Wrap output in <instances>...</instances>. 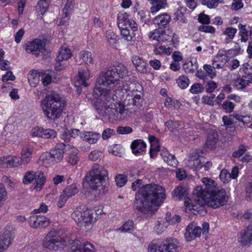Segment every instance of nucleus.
<instances>
[{
	"label": "nucleus",
	"mask_w": 252,
	"mask_h": 252,
	"mask_svg": "<svg viewBox=\"0 0 252 252\" xmlns=\"http://www.w3.org/2000/svg\"><path fill=\"white\" fill-rule=\"evenodd\" d=\"M160 155L163 159L170 166L176 167L178 164V161L174 155L170 154L167 149L163 148L161 150Z\"/></svg>",
	"instance_id": "412c9836"
},
{
	"label": "nucleus",
	"mask_w": 252,
	"mask_h": 252,
	"mask_svg": "<svg viewBox=\"0 0 252 252\" xmlns=\"http://www.w3.org/2000/svg\"><path fill=\"white\" fill-rule=\"evenodd\" d=\"M153 5L151 7L150 10L152 14H155L164 8L167 4V0H148Z\"/></svg>",
	"instance_id": "393cba45"
},
{
	"label": "nucleus",
	"mask_w": 252,
	"mask_h": 252,
	"mask_svg": "<svg viewBox=\"0 0 252 252\" xmlns=\"http://www.w3.org/2000/svg\"><path fill=\"white\" fill-rule=\"evenodd\" d=\"M167 227V222H164V221H158V223L156 225V229L158 234L163 232Z\"/></svg>",
	"instance_id": "e2e57ef3"
},
{
	"label": "nucleus",
	"mask_w": 252,
	"mask_h": 252,
	"mask_svg": "<svg viewBox=\"0 0 252 252\" xmlns=\"http://www.w3.org/2000/svg\"><path fill=\"white\" fill-rule=\"evenodd\" d=\"M250 81L246 79L245 77H239L233 82V86L238 90H243L249 85Z\"/></svg>",
	"instance_id": "473e14b6"
},
{
	"label": "nucleus",
	"mask_w": 252,
	"mask_h": 252,
	"mask_svg": "<svg viewBox=\"0 0 252 252\" xmlns=\"http://www.w3.org/2000/svg\"><path fill=\"white\" fill-rule=\"evenodd\" d=\"M203 70L205 71L207 76H208L211 79L216 77L217 74L215 67L212 66L209 64H204L203 67Z\"/></svg>",
	"instance_id": "a18cd8bd"
},
{
	"label": "nucleus",
	"mask_w": 252,
	"mask_h": 252,
	"mask_svg": "<svg viewBox=\"0 0 252 252\" xmlns=\"http://www.w3.org/2000/svg\"><path fill=\"white\" fill-rule=\"evenodd\" d=\"M38 163L43 164L45 167H50L54 165L56 162L50 152H45L40 156Z\"/></svg>",
	"instance_id": "4be33fe9"
},
{
	"label": "nucleus",
	"mask_w": 252,
	"mask_h": 252,
	"mask_svg": "<svg viewBox=\"0 0 252 252\" xmlns=\"http://www.w3.org/2000/svg\"><path fill=\"white\" fill-rule=\"evenodd\" d=\"M166 197L164 189L156 184H148L135 195L136 209L144 214L157 210Z\"/></svg>",
	"instance_id": "f03ea898"
},
{
	"label": "nucleus",
	"mask_w": 252,
	"mask_h": 252,
	"mask_svg": "<svg viewBox=\"0 0 252 252\" xmlns=\"http://www.w3.org/2000/svg\"><path fill=\"white\" fill-rule=\"evenodd\" d=\"M105 38L110 46L114 48H117L118 39L117 35L113 31H107L105 33Z\"/></svg>",
	"instance_id": "c85d7f7f"
},
{
	"label": "nucleus",
	"mask_w": 252,
	"mask_h": 252,
	"mask_svg": "<svg viewBox=\"0 0 252 252\" xmlns=\"http://www.w3.org/2000/svg\"><path fill=\"white\" fill-rule=\"evenodd\" d=\"M161 35V32L158 29H155L153 31L151 32L149 34L150 39L157 40L159 42V39Z\"/></svg>",
	"instance_id": "69168bd1"
},
{
	"label": "nucleus",
	"mask_w": 252,
	"mask_h": 252,
	"mask_svg": "<svg viewBox=\"0 0 252 252\" xmlns=\"http://www.w3.org/2000/svg\"><path fill=\"white\" fill-rule=\"evenodd\" d=\"M95 99V106L96 109L98 111L99 113H100L102 111H104V113L107 115L108 119L109 122L114 123L117 121H120L118 116L117 110L114 109L113 107V104L116 101V99H117V96L116 95V98L114 99V101L110 105L105 104H100V105H97V98H94Z\"/></svg>",
	"instance_id": "1a4fd4ad"
},
{
	"label": "nucleus",
	"mask_w": 252,
	"mask_h": 252,
	"mask_svg": "<svg viewBox=\"0 0 252 252\" xmlns=\"http://www.w3.org/2000/svg\"><path fill=\"white\" fill-rule=\"evenodd\" d=\"M101 152L97 150H95L91 152L89 156L88 159L91 161H96L100 157Z\"/></svg>",
	"instance_id": "bf43d9fd"
},
{
	"label": "nucleus",
	"mask_w": 252,
	"mask_h": 252,
	"mask_svg": "<svg viewBox=\"0 0 252 252\" xmlns=\"http://www.w3.org/2000/svg\"><path fill=\"white\" fill-rule=\"evenodd\" d=\"M239 29L240 30L239 35L241 37L240 40L241 42H246L248 40V32L245 26L243 25L239 24Z\"/></svg>",
	"instance_id": "de8ad7c7"
},
{
	"label": "nucleus",
	"mask_w": 252,
	"mask_h": 252,
	"mask_svg": "<svg viewBox=\"0 0 252 252\" xmlns=\"http://www.w3.org/2000/svg\"><path fill=\"white\" fill-rule=\"evenodd\" d=\"M107 170L101 165L94 163L91 170L85 176L83 181V186L92 189H98L99 197L104 195L107 191V188L102 185V182L107 177Z\"/></svg>",
	"instance_id": "20e7f679"
},
{
	"label": "nucleus",
	"mask_w": 252,
	"mask_h": 252,
	"mask_svg": "<svg viewBox=\"0 0 252 252\" xmlns=\"http://www.w3.org/2000/svg\"><path fill=\"white\" fill-rule=\"evenodd\" d=\"M78 192V188L76 184H72L69 187H66L63 190V193H65L68 197L74 195Z\"/></svg>",
	"instance_id": "37998d69"
},
{
	"label": "nucleus",
	"mask_w": 252,
	"mask_h": 252,
	"mask_svg": "<svg viewBox=\"0 0 252 252\" xmlns=\"http://www.w3.org/2000/svg\"><path fill=\"white\" fill-rule=\"evenodd\" d=\"M173 33L169 31H163L161 32L159 42H166L172 41Z\"/></svg>",
	"instance_id": "8fccbe9b"
},
{
	"label": "nucleus",
	"mask_w": 252,
	"mask_h": 252,
	"mask_svg": "<svg viewBox=\"0 0 252 252\" xmlns=\"http://www.w3.org/2000/svg\"><path fill=\"white\" fill-rule=\"evenodd\" d=\"M178 86L181 89H186L189 84V80L188 77L184 75L180 76L176 80Z\"/></svg>",
	"instance_id": "a19ab883"
},
{
	"label": "nucleus",
	"mask_w": 252,
	"mask_h": 252,
	"mask_svg": "<svg viewBox=\"0 0 252 252\" xmlns=\"http://www.w3.org/2000/svg\"><path fill=\"white\" fill-rule=\"evenodd\" d=\"M241 242L243 244H252V226H248L241 237Z\"/></svg>",
	"instance_id": "72a5a7b5"
},
{
	"label": "nucleus",
	"mask_w": 252,
	"mask_h": 252,
	"mask_svg": "<svg viewBox=\"0 0 252 252\" xmlns=\"http://www.w3.org/2000/svg\"><path fill=\"white\" fill-rule=\"evenodd\" d=\"M13 239L9 231H5L2 235L0 236V252H4L11 244Z\"/></svg>",
	"instance_id": "6ab92c4d"
},
{
	"label": "nucleus",
	"mask_w": 252,
	"mask_h": 252,
	"mask_svg": "<svg viewBox=\"0 0 252 252\" xmlns=\"http://www.w3.org/2000/svg\"><path fill=\"white\" fill-rule=\"evenodd\" d=\"M198 67V64L195 60L185 63L183 65V69L188 73H193Z\"/></svg>",
	"instance_id": "2f4dec72"
},
{
	"label": "nucleus",
	"mask_w": 252,
	"mask_h": 252,
	"mask_svg": "<svg viewBox=\"0 0 252 252\" xmlns=\"http://www.w3.org/2000/svg\"><path fill=\"white\" fill-rule=\"evenodd\" d=\"M33 180H35V183L34 189L36 190H40L43 188L46 179L43 172L41 171L37 172L28 171L24 175L22 182L24 185H29Z\"/></svg>",
	"instance_id": "0eeeda50"
},
{
	"label": "nucleus",
	"mask_w": 252,
	"mask_h": 252,
	"mask_svg": "<svg viewBox=\"0 0 252 252\" xmlns=\"http://www.w3.org/2000/svg\"><path fill=\"white\" fill-rule=\"evenodd\" d=\"M186 194V190L182 186H179L173 192V196L176 200H181Z\"/></svg>",
	"instance_id": "4c0bfd02"
},
{
	"label": "nucleus",
	"mask_w": 252,
	"mask_h": 252,
	"mask_svg": "<svg viewBox=\"0 0 252 252\" xmlns=\"http://www.w3.org/2000/svg\"><path fill=\"white\" fill-rule=\"evenodd\" d=\"M218 140V134L217 132L210 131L209 133L206 145L209 148L214 147L217 144Z\"/></svg>",
	"instance_id": "f704fd0d"
},
{
	"label": "nucleus",
	"mask_w": 252,
	"mask_h": 252,
	"mask_svg": "<svg viewBox=\"0 0 252 252\" xmlns=\"http://www.w3.org/2000/svg\"><path fill=\"white\" fill-rule=\"evenodd\" d=\"M70 50L65 46H62L59 51L56 61L60 62L63 60H67L71 57Z\"/></svg>",
	"instance_id": "cd10ccee"
},
{
	"label": "nucleus",
	"mask_w": 252,
	"mask_h": 252,
	"mask_svg": "<svg viewBox=\"0 0 252 252\" xmlns=\"http://www.w3.org/2000/svg\"><path fill=\"white\" fill-rule=\"evenodd\" d=\"M43 244L44 247L50 251H58L63 249L67 242L56 231H51L43 239Z\"/></svg>",
	"instance_id": "423d86ee"
},
{
	"label": "nucleus",
	"mask_w": 252,
	"mask_h": 252,
	"mask_svg": "<svg viewBox=\"0 0 252 252\" xmlns=\"http://www.w3.org/2000/svg\"><path fill=\"white\" fill-rule=\"evenodd\" d=\"M203 187L198 186L193 191L194 203L188 198L185 201V210L196 211L198 212L205 204L214 208H219L224 205L227 202L225 191L224 189H216L215 192L209 194L207 196L202 195Z\"/></svg>",
	"instance_id": "7ed1b4c3"
},
{
	"label": "nucleus",
	"mask_w": 252,
	"mask_h": 252,
	"mask_svg": "<svg viewBox=\"0 0 252 252\" xmlns=\"http://www.w3.org/2000/svg\"><path fill=\"white\" fill-rule=\"evenodd\" d=\"M40 75L35 70L30 71L28 79L31 87H35L39 82Z\"/></svg>",
	"instance_id": "c756f323"
},
{
	"label": "nucleus",
	"mask_w": 252,
	"mask_h": 252,
	"mask_svg": "<svg viewBox=\"0 0 252 252\" xmlns=\"http://www.w3.org/2000/svg\"><path fill=\"white\" fill-rule=\"evenodd\" d=\"M68 198L65 193L63 192L59 197L57 202V206L60 208L63 207Z\"/></svg>",
	"instance_id": "338daca9"
},
{
	"label": "nucleus",
	"mask_w": 252,
	"mask_h": 252,
	"mask_svg": "<svg viewBox=\"0 0 252 252\" xmlns=\"http://www.w3.org/2000/svg\"><path fill=\"white\" fill-rule=\"evenodd\" d=\"M115 181L117 186L122 187L125 185L127 180L125 176L119 174L115 177Z\"/></svg>",
	"instance_id": "4d7b16f0"
},
{
	"label": "nucleus",
	"mask_w": 252,
	"mask_h": 252,
	"mask_svg": "<svg viewBox=\"0 0 252 252\" xmlns=\"http://www.w3.org/2000/svg\"><path fill=\"white\" fill-rule=\"evenodd\" d=\"M71 149L72 150L71 153L69 158V162L72 165L77 163L79 160V157L78 156V150L77 148L73 146L70 147Z\"/></svg>",
	"instance_id": "c03bdc74"
},
{
	"label": "nucleus",
	"mask_w": 252,
	"mask_h": 252,
	"mask_svg": "<svg viewBox=\"0 0 252 252\" xmlns=\"http://www.w3.org/2000/svg\"><path fill=\"white\" fill-rule=\"evenodd\" d=\"M120 30L121 31V34L124 38L128 41L132 40V35L130 34L127 28H124L123 29H120Z\"/></svg>",
	"instance_id": "0e129e2a"
},
{
	"label": "nucleus",
	"mask_w": 252,
	"mask_h": 252,
	"mask_svg": "<svg viewBox=\"0 0 252 252\" xmlns=\"http://www.w3.org/2000/svg\"><path fill=\"white\" fill-rule=\"evenodd\" d=\"M202 228L198 226L194 223H189L187 227L184 234L185 237L187 241H191L197 237L201 236V232L203 235L206 236L209 233V224L205 222L202 224Z\"/></svg>",
	"instance_id": "6e6552de"
},
{
	"label": "nucleus",
	"mask_w": 252,
	"mask_h": 252,
	"mask_svg": "<svg viewBox=\"0 0 252 252\" xmlns=\"http://www.w3.org/2000/svg\"><path fill=\"white\" fill-rule=\"evenodd\" d=\"M114 109L117 110L118 116L121 120H127L130 117L132 112H130L127 108H126L125 106L121 103L117 102V99L113 104V107Z\"/></svg>",
	"instance_id": "ddd939ff"
},
{
	"label": "nucleus",
	"mask_w": 252,
	"mask_h": 252,
	"mask_svg": "<svg viewBox=\"0 0 252 252\" xmlns=\"http://www.w3.org/2000/svg\"><path fill=\"white\" fill-rule=\"evenodd\" d=\"M50 223L49 219L43 216L32 215L29 220L30 225L33 228L46 227Z\"/></svg>",
	"instance_id": "9b49d317"
},
{
	"label": "nucleus",
	"mask_w": 252,
	"mask_h": 252,
	"mask_svg": "<svg viewBox=\"0 0 252 252\" xmlns=\"http://www.w3.org/2000/svg\"><path fill=\"white\" fill-rule=\"evenodd\" d=\"M217 88V84L215 81L210 80L208 81L204 88L208 93H212Z\"/></svg>",
	"instance_id": "5fc2aeb1"
},
{
	"label": "nucleus",
	"mask_w": 252,
	"mask_h": 252,
	"mask_svg": "<svg viewBox=\"0 0 252 252\" xmlns=\"http://www.w3.org/2000/svg\"><path fill=\"white\" fill-rule=\"evenodd\" d=\"M164 243V252H177L179 248L178 242L175 239L166 241Z\"/></svg>",
	"instance_id": "7c9ffc66"
},
{
	"label": "nucleus",
	"mask_w": 252,
	"mask_h": 252,
	"mask_svg": "<svg viewBox=\"0 0 252 252\" xmlns=\"http://www.w3.org/2000/svg\"><path fill=\"white\" fill-rule=\"evenodd\" d=\"M90 77V73L88 69H84L80 72V81L82 80V85L84 87H87L88 84L86 80L89 79Z\"/></svg>",
	"instance_id": "603ef678"
},
{
	"label": "nucleus",
	"mask_w": 252,
	"mask_h": 252,
	"mask_svg": "<svg viewBox=\"0 0 252 252\" xmlns=\"http://www.w3.org/2000/svg\"><path fill=\"white\" fill-rule=\"evenodd\" d=\"M166 216V222H168L169 223L175 224L179 223L181 220V218L178 215H174L171 218L170 217L171 214L167 213Z\"/></svg>",
	"instance_id": "052dcab7"
},
{
	"label": "nucleus",
	"mask_w": 252,
	"mask_h": 252,
	"mask_svg": "<svg viewBox=\"0 0 252 252\" xmlns=\"http://www.w3.org/2000/svg\"><path fill=\"white\" fill-rule=\"evenodd\" d=\"M65 144L62 143L57 144L54 149L50 152L53 158L55 159L56 162L61 161L64 153Z\"/></svg>",
	"instance_id": "f3484780"
},
{
	"label": "nucleus",
	"mask_w": 252,
	"mask_h": 252,
	"mask_svg": "<svg viewBox=\"0 0 252 252\" xmlns=\"http://www.w3.org/2000/svg\"><path fill=\"white\" fill-rule=\"evenodd\" d=\"M237 31L236 29L232 27H228L225 29L223 32V34L226 36L225 39L226 43H229L234 38Z\"/></svg>",
	"instance_id": "e433bc0d"
},
{
	"label": "nucleus",
	"mask_w": 252,
	"mask_h": 252,
	"mask_svg": "<svg viewBox=\"0 0 252 252\" xmlns=\"http://www.w3.org/2000/svg\"><path fill=\"white\" fill-rule=\"evenodd\" d=\"M72 0H67L65 6L63 8V11L64 14V16L63 17L62 21L63 22H66V19L67 18L68 16V12L70 11L71 7L72 6Z\"/></svg>",
	"instance_id": "864d4df0"
},
{
	"label": "nucleus",
	"mask_w": 252,
	"mask_h": 252,
	"mask_svg": "<svg viewBox=\"0 0 252 252\" xmlns=\"http://www.w3.org/2000/svg\"><path fill=\"white\" fill-rule=\"evenodd\" d=\"M94 246L89 242H83L80 244V252H94Z\"/></svg>",
	"instance_id": "ea45409f"
},
{
	"label": "nucleus",
	"mask_w": 252,
	"mask_h": 252,
	"mask_svg": "<svg viewBox=\"0 0 252 252\" xmlns=\"http://www.w3.org/2000/svg\"><path fill=\"white\" fill-rule=\"evenodd\" d=\"M32 148L30 145H27L24 147L21 151V159L22 161L23 164H28L32 157Z\"/></svg>",
	"instance_id": "5701e85b"
},
{
	"label": "nucleus",
	"mask_w": 252,
	"mask_h": 252,
	"mask_svg": "<svg viewBox=\"0 0 252 252\" xmlns=\"http://www.w3.org/2000/svg\"><path fill=\"white\" fill-rule=\"evenodd\" d=\"M50 0H39L37 5V10L38 14L43 15L47 11Z\"/></svg>",
	"instance_id": "c9c22d12"
},
{
	"label": "nucleus",
	"mask_w": 252,
	"mask_h": 252,
	"mask_svg": "<svg viewBox=\"0 0 252 252\" xmlns=\"http://www.w3.org/2000/svg\"><path fill=\"white\" fill-rule=\"evenodd\" d=\"M171 20L170 15L167 13H164L154 18L153 21L159 28H163L168 25Z\"/></svg>",
	"instance_id": "dca6fc26"
},
{
	"label": "nucleus",
	"mask_w": 252,
	"mask_h": 252,
	"mask_svg": "<svg viewBox=\"0 0 252 252\" xmlns=\"http://www.w3.org/2000/svg\"><path fill=\"white\" fill-rule=\"evenodd\" d=\"M80 58L87 64L91 63L93 62L92 53L88 51H84L82 52L80 55Z\"/></svg>",
	"instance_id": "49530a36"
},
{
	"label": "nucleus",
	"mask_w": 252,
	"mask_h": 252,
	"mask_svg": "<svg viewBox=\"0 0 252 252\" xmlns=\"http://www.w3.org/2000/svg\"><path fill=\"white\" fill-rule=\"evenodd\" d=\"M204 87L200 83H195L192 85L190 89V92L193 94L202 93L204 91Z\"/></svg>",
	"instance_id": "6e6d98bb"
},
{
	"label": "nucleus",
	"mask_w": 252,
	"mask_h": 252,
	"mask_svg": "<svg viewBox=\"0 0 252 252\" xmlns=\"http://www.w3.org/2000/svg\"><path fill=\"white\" fill-rule=\"evenodd\" d=\"M130 20L126 13L120 14L118 16V26L119 29L128 28Z\"/></svg>",
	"instance_id": "bb28decb"
},
{
	"label": "nucleus",
	"mask_w": 252,
	"mask_h": 252,
	"mask_svg": "<svg viewBox=\"0 0 252 252\" xmlns=\"http://www.w3.org/2000/svg\"><path fill=\"white\" fill-rule=\"evenodd\" d=\"M221 107L226 113H229L233 111L235 104L232 102L226 100L221 104Z\"/></svg>",
	"instance_id": "3c124183"
},
{
	"label": "nucleus",
	"mask_w": 252,
	"mask_h": 252,
	"mask_svg": "<svg viewBox=\"0 0 252 252\" xmlns=\"http://www.w3.org/2000/svg\"><path fill=\"white\" fill-rule=\"evenodd\" d=\"M65 105V103L61 95L54 92L46 94L40 103L45 117L48 120H52L60 118Z\"/></svg>",
	"instance_id": "39448f33"
},
{
	"label": "nucleus",
	"mask_w": 252,
	"mask_h": 252,
	"mask_svg": "<svg viewBox=\"0 0 252 252\" xmlns=\"http://www.w3.org/2000/svg\"><path fill=\"white\" fill-rule=\"evenodd\" d=\"M132 61L138 71L142 73H146L148 72V64L142 58L134 56L132 58Z\"/></svg>",
	"instance_id": "a211bd4d"
},
{
	"label": "nucleus",
	"mask_w": 252,
	"mask_h": 252,
	"mask_svg": "<svg viewBox=\"0 0 252 252\" xmlns=\"http://www.w3.org/2000/svg\"><path fill=\"white\" fill-rule=\"evenodd\" d=\"M168 128L170 131H174L175 130H178L180 129V124L176 122H173L172 121H168L165 123Z\"/></svg>",
	"instance_id": "680f3d73"
},
{
	"label": "nucleus",
	"mask_w": 252,
	"mask_h": 252,
	"mask_svg": "<svg viewBox=\"0 0 252 252\" xmlns=\"http://www.w3.org/2000/svg\"><path fill=\"white\" fill-rule=\"evenodd\" d=\"M94 212L91 209H87L81 214L82 221L85 223V227L90 229L92 227L94 220Z\"/></svg>",
	"instance_id": "aec40b11"
},
{
	"label": "nucleus",
	"mask_w": 252,
	"mask_h": 252,
	"mask_svg": "<svg viewBox=\"0 0 252 252\" xmlns=\"http://www.w3.org/2000/svg\"><path fill=\"white\" fill-rule=\"evenodd\" d=\"M189 158L190 164L193 165L195 170H200L203 167V164L205 162V158L196 152L190 153Z\"/></svg>",
	"instance_id": "2eb2a0df"
},
{
	"label": "nucleus",
	"mask_w": 252,
	"mask_h": 252,
	"mask_svg": "<svg viewBox=\"0 0 252 252\" xmlns=\"http://www.w3.org/2000/svg\"><path fill=\"white\" fill-rule=\"evenodd\" d=\"M32 135L45 139H54L57 136V132L53 129H44L41 127H37L34 129Z\"/></svg>",
	"instance_id": "f8f14e48"
},
{
	"label": "nucleus",
	"mask_w": 252,
	"mask_h": 252,
	"mask_svg": "<svg viewBox=\"0 0 252 252\" xmlns=\"http://www.w3.org/2000/svg\"><path fill=\"white\" fill-rule=\"evenodd\" d=\"M220 178L223 183L228 182L229 179L231 178L230 173L226 169H223L220 173Z\"/></svg>",
	"instance_id": "13d9d810"
},
{
	"label": "nucleus",
	"mask_w": 252,
	"mask_h": 252,
	"mask_svg": "<svg viewBox=\"0 0 252 252\" xmlns=\"http://www.w3.org/2000/svg\"><path fill=\"white\" fill-rule=\"evenodd\" d=\"M79 240L77 238H74L73 235H71L69 244L71 245L70 249V252H79Z\"/></svg>",
	"instance_id": "09e8293b"
},
{
	"label": "nucleus",
	"mask_w": 252,
	"mask_h": 252,
	"mask_svg": "<svg viewBox=\"0 0 252 252\" xmlns=\"http://www.w3.org/2000/svg\"><path fill=\"white\" fill-rule=\"evenodd\" d=\"M201 182L204 186V188H203L202 196H207L209 194L215 192L217 189L216 183L212 179L204 177L201 179Z\"/></svg>",
	"instance_id": "4468645a"
},
{
	"label": "nucleus",
	"mask_w": 252,
	"mask_h": 252,
	"mask_svg": "<svg viewBox=\"0 0 252 252\" xmlns=\"http://www.w3.org/2000/svg\"><path fill=\"white\" fill-rule=\"evenodd\" d=\"M115 134V132L114 129L111 128H106L103 131L102 133V138L104 140H106L110 138Z\"/></svg>",
	"instance_id": "774afa93"
},
{
	"label": "nucleus",
	"mask_w": 252,
	"mask_h": 252,
	"mask_svg": "<svg viewBox=\"0 0 252 252\" xmlns=\"http://www.w3.org/2000/svg\"><path fill=\"white\" fill-rule=\"evenodd\" d=\"M5 162L10 167H18L23 163L21 158L17 157H12L5 160Z\"/></svg>",
	"instance_id": "79ce46f5"
},
{
	"label": "nucleus",
	"mask_w": 252,
	"mask_h": 252,
	"mask_svg": "<svg viewBox=\"0 0 252 252\" xmlns=\"http://www.w3.org/2000/svg\"><path fill=\"white\" fill-rule=\"evenodd\" d=\"M127 73L126 67L123 65L112 66L100 73L94 90V98H97V105H110L114 102L116 95L111 91L120 84V78Z\"/></svg>",
	"instance_id": "f257e3e1"
},
{
	"label": "nucleus",
	"mask_w": 252,
	"mask_h": 252,
	"mask_svg": "<svg viewBox=\"0 0 252 252\" xmlns=\"http://www.w3.org/2000/svg\"><path fill=\"white\" fill-rule=\"evenodd\" d=\"M146 147V143L141 139L135 140L133 141L131 144L132 152L135 155L144 151Z\"/></svg>",
	"instance_id": "b1692460"
},
{
	"label": "nucleus",
	"mask_w": 252,
	"mask_h": 252,
	"mask_svg": "<svg viewBox=\"0 0 252 252\" xmlns=\"http://www.w3.org/2000/svg\"><path fill=\"white\" fill-rule=\"evenodd\" d=\"M45 44L42 40L35 38L32 41H28L24 46L26 52L38 55L39 53L44 50Z\"/></svg>",
	"instance_id": "9d476101"
},
{
	"label": "nucleus",
	"mask_w": 252,
	"mask_h": 252,
	"mask_svg": "<svg viewBox=\"0 0 252 252\" xmlns=\"http://www.w3.org/2000/svg\"><path fill=\"white\" fill-rule=\"evenodd\" d=\"M164 243H152L148 246L149 252H164Z\"/></svg>",
	"instance_id": "58836bf2"
},
{
	"label": "nucleus",
	"mask_w": 252,
	"mask_h": 252,
	"mask_svg": "<svg viewBox=\"0 0 252 252\" xmlns=\"http://www.w3.org/2000/svg\"><path fill=\"white\" fill-rule=\"evenodd\" d=\"M100 137L98 133L92 131L85 132L82 133L81 138L83 140L89 142L90 144L96 143Z\"/></svg>",
	"instance_id": "a878e982"
}]
</instances>
